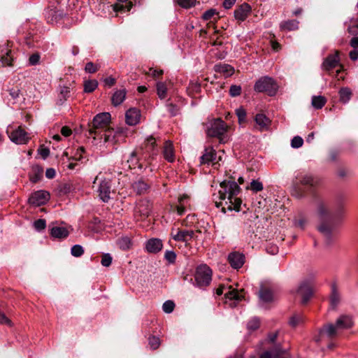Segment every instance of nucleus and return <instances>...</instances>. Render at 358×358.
Wrapping results in <instances>:
<instances>
[{
  "instance_id": "obj_1",
  "label": "nucleus",
  "mask_w": 358,
  "mask_h": 358,
  "mask_svg": "<svg viewBox=\"0 0 358 358\" xmlns=\"http://www.w3.org/2000/svg\"><path fill=\"white\" fill-rule=\"evenodd\" d=\"M111 115L109 113H101L93 118L89 125V133L93 138V144L99 147L113 146L122 141L127 136V129L110 127Z\"/></svg>"
},
{
  "instance_id": "obj_2",
  "label": "nucleus",
  "mask_w": 358,
  "mask_h": 358,
  "mask_svg": "<svg viewBox=\"0 0 358 358\" xmlns=\"http://www.w3.org/2000/svg\"><path fill=\"white\" fill-rule=\"evenodd\" d=\"M218 192L220 201H215L217 207H222V211H239L242 203L237 196L240 192V187L234 180H224L220 183Z\"/></svg>"
},
{
  "instance_id": "obj_3",
  "label": "nucleus",
  "mask_w": 358,
  "mask_h": 358,
  "mask_svg": "<svg viewBox=\"0 0 358 358\" xmlns=\"http://www.w3.org/2000/svg\"><path fill=\"white\" fill-rule=\"evenodd\" d=\"M353 325V321L349 315H341L336 320V324H328L324 326L319 332L318 336L315 338L316 342H320L326 338H330L337 336L344 329H349Z\"/></svg>"
},
{
  "instance_id": "obj_4",
  "label": "nucleus",
  "mask_w": 358,
  "mask_h": 358,
  "mask_svg": "<svg viewBox=\"0 0 358 358\" xmlns=\"http://www.w3.org/2000/svg\"><path fill=\"white\" fill-rule=\"evenodd\" d=\"M224 289H227L224 294L225 303H228L231 307L236 306L237 303L244 298L243 289L238 291L236 289H232L231 287H226L223 285L220 286L216 289V294L221 295L223 294Z\"/></svg>"
},
{
  "instance_id": "obj_5",
  "label": "nucleus",
  "mask_w": 358,
  "mask_h": 358,
  "mask_svg": "<svg viewBox=\"0 0 358 358\" xmlns=\"http://www.w3.org/2000/svg\"><path fill=\"white\" fill-rule=\"evenodd\" d=\"M317 182V180L313 176L301 173L296 177L295 180L293 182V185L294 187V194L296 196H299V194L297 192V190L300 189V186H301V196H303V194L305 193V187H313L316 185Z\"/></svg>"
},
{
  "instance_id": "obj_6",
  "label": "nucleus",
  "mask_w": 358,
  "mask_h": 358,
  "mask_svg": "<svg viewBox=\"0 0 358 358\" xmlns=\"http://www.w3.org/2000/svg\"><path fill=\"white\" fill-rule=\"evenodd\" d=\"M6 132L10 141L16 144H27L31 138L29 134L20 126L14 128L9 125Z\"/></svg>"
},
{
  "instance_id": "obj_7",
  "label": "nucleus",
  "mask_w": 358,
  "mask_h": 358,
  "mask_svg": "<svg viewBox=\"0 0 358 358\" xmlns=\"http://www.w3.org/2000/svg\"><path fill=\"white\" fill-rule=\"evenodd\" d=\"M211 278L212 271L207 265H200L196 268L194 279L198 286L208 285L211 281Z\"/></svg>"
},
{
  "instance_id": "obj_8",
  "label": "nucleus",
  "mask_w": 358,
  "mask_h": 358,
  "mask_svg": "<svg viewBox=\"0 0 358 358\" xmlns=\"http://www.w3.org/2000/svg\"><path fill=\"white\" fill-rule=\"evenodd\" d=\"M314 289L313 281L305 280L301 282L296 290V297L301 300L302 303H306L313 294Z\"/></svg>"
},
{
  "instance_id": "obj_9",
  "label": "nucleus",
  "mask_w": 358,
  "mask_h": 358,
  "mask_svg": "<svg viewBox=\"0 0 358 358\" xmlns=\"http://www.w3.org/2000/svg\"><path fill=\"white\" fill-rule=\"evenodd\" d=\"M278 87L274 80L268 77L260 78L255 85V90L259 92H267L270 95H273L277 91Z\"/></svg>"
},
{
  "instance_id": "obj_10",
  "label": "nucleus",
  "mask_w": 358,
  "mask_h": 358,
  "mask_svg": "<svg viewBox=\"0 0 358 358\" xmlns=\"http://www.w3.org/2000/svg\"><path fill=\"white\" fill-rule=\"evenodd\" d=\"M227 130V126L220 119H216L210 124V127L208 128L207 134L209 136H220L224 134Z\"/></svg>"
},
{
  "instance_id": "obj_11",
  "label": "nucleus",
  "mask_w": 358,
  "mask_h": 358,
  "mask_svg": "<svg viewBox=\"0 0 358 358\" xmlns=\"http://www.w3.org/2000/svg\"><path fill=\"white\" fill-rule=\"evenodd\" d=\"M50 199V194L44 190H38L34 192L29 199L31 204L41 206L45 204Z\"/></svg>"
},
{
  "instance_id": "obj_12",
  "label": "nucleus",
  "mask_w": 358,
  "mask_h": 358,
  "mask_svg": "<svg viewBox=\"0 0 358 358\" xmlns=\"http://www.w3.org/2000/svg\"><path fill=\"white\" fill-rule=\"evenodd\" d=\"M110 187L109 180L106 179H101L100 180L97 191L101 199L104 202L108 201L110 198Z\"/></svg>"
},
{
  "instance_id": "obj_13",
  "label": "nucleus",
  "mask_w": 358,
  "mask_h": 358,
  "mask_svg": "<svg viewBox=\"0 0 358 358\" xmlns=\"http://www.w3.org/2000/svg\"><path fill=\"white\" fill-rule=\"evenodd\" d=\"M141 112L136 108H131L125 113V122L128 125L134 126L140 122Z\"/></svg>"
},
{
  "instance_id": "obj_14",
  "label": "nucleus",
  "mask_w": 358,
  "mask_h": 358,
  "mask_svg": "<svg viewBox=\"0 0 358 358\" xmlns=\"http://www.w3.org/2000/svg\"><path fill=\"white\" fill-rule=\"evenodd\" d=\"M251 10V6L248 3H244L234 10V17L236 20L243 22L250 14Z\"/></svg>"
},
{
  "instance_id": "obj_15",
  "label": "nucleus",
  "mask_w": 358,
  "mask_h": 358,
  "mask_svg": "<svg viewBox=\"0 0 358 358\" xmlns=\"http://www.w3.org/2000/svg\"><path fill=\"white\" fill-rule=\"evenodd\" d=\"M194 231L192 230H172L171 235L174 240L178 241L187 242L194 237Z\"/></svg>"
},
{
  "instance_id": "obj_16",
  "label": "nucleus",
  "mask_w": 358,
  "mask_h": 358,
  "mask_svg": "<svg viewBox=\"0 0 358 358\" xmlns=\"http://www.w3.org/2000/svg\"><path fill=\"white\" fill-rule=\"evenodd\" d=\"M339 52L336 51L334 55H329L322 63V68L326 71H330L339 65Z\"/></svg>"
},
{
  "instance_id": "obj_17",
  "label": "nucleus",
  "mask_w": 358,
  "mask_h": 358,
  "mask_svg": "<svg viewBox=\"0 0 358 358\" xmlns=\"http://www.w3.org/2000/svg\"><path fill=\"white\" fill-rule=\"evenodd\" d=\"M50 235L55 238H65L69 234L70 227L57 226L52 224L50 226Z\"/></svg>"
},
{
  "instance_id": "obj_18",
  "label": "nucleus",
  "mask_w": 358,
  "mask_h": 358,
  "mask_svg": "<svg viewBox=\"0 0 358 358\" xmlns=\"http://www.w3.org/2000/svg\"><path fill=\"white\" fill-rule=\"evenodd\" d=\"M10 43H6L3 45L0 46V57L1 60L3 65L5 66H11L13 58L10 55Z\"/></svg>"
},
{
  "instance_id": "obj_19",
  "label": "nucleus",
  "mask_w": 358,
  "mask_h": 358,
  "mask_svg": "<svg viewBox=\"0 0 358 358\" xmlns=\"http://www.w3.org/2000/svg\"><path fill=\"white\" fill-rule=\"evenodd\" d=\"M261 358H289V356L286 350L278 347L271 352H264Z\"/></svg>"
},
{
  "instance_id": "obj_20",
  "label": "nucleus",
  "mask_w": 358,
  "mask_h": 358,
  "mask_svg": "<svg viewBox=\"0 0 358 358\" xmlns=\"http://www.w3.org/2000/svg\"><path fill=\"white\" fill-rule=\"evenodd\" d=\"M244 255L239 252H232L228 257L230 264L234 268H241L244 264Z\"/></svg>"
},
{
  "instance_id": "obj_21",
  "label": "nucleus",
  "mask_w": 358,
  "mask_h": 358,
  "mask_svg": "<svg viewBox=\"0 0 358 358\" xmlns=\"http://www.w3.org/2000/svg\"><path fill=\"white\" fill-rule=\"evenodd\" d=\"M256 125L261 131L267 130L271 124V120L263 113H258L255 118Z\"/></svg>"
},
{
  "instance_id": "obj_22",
  "label": "nucleus",
  "mask_w": 358,
  "mask_h": 358,
  "mask_svg": "<svg viewBox=\"0 0 358 358\" xmlns=\"http://www.w3.org/2000/svg\"><path fill=\"white\" fill-rule=\"evenodd\" d=\"M163 156L169 162H173L175 160L174 148L172 142L166 141L163 148Z\"/></svg>"
},
{
  "instance_id": "obj_23",
  "label": "nucleus",
  "mask_w": 358,
  "mask_h": 358,
  "mask_svg": "<svg viewBox=\"0 0 358 358\" xmlns=\"http://www.w3.org/2000/svg\"><path fill=\"white\" fill-rule=\"evenodd\" d=\"M162 241L159 238H151L147 241L145 248L148 252L157 253L162 248Z\"/></svg>"
},
{
  "instance_id": "obj_24",
  "label": "nucleus",
  "mask_w": 358,
  "mask_h": 358,
  "mask_svg": "<svg viewBox=\"0 0 358 358\" xmlns=\"http://www.w3.org/2000/svg\"><path fill=\"white\" fill-rule=\"evenodd\" d=\"M215 71L224 77H229L234 73V69L227 64H220L215 66Z\"/></svg>"
},
{
  "instance_id": "obj_25",
  "label": "nucleus",
  "mask_w": 358,
  "mask_h": 358,
  "mask_svg": "<svg viewBox=\"0 0 358 358\" xmlns=\"http://www.w3.org/2000/svg\"><path fill=\"white\" fill-rule=\"evenodd\" d=\"M216 159L215 150L212 148H208L205 150L204 153L201 157V164H208Z\"/></svg>"
},
{
  "instance_id": "obj_26",
  "label": "nucleus",
  "mask_w": 358,
  "mask_h": 358,
  "mask_svg": "<svg viewBox=\"0 0 358 358\" xmlns=\"http://www.w3.org/2000/svg\"><path fill=\"white\" fill-rule=\"evenodd\" d=\"M259 298L264 302H270L273 299V293L269 287L262 286L259 291Z\"/></svg>"
},
{
  "instance_id": "obj_27",
  "label": "nucleus",
  "mask_w": 358,
  "mask_h": 358,
  "mask_svg": "<svg viewBox=\"0 0 358 358\" xmlns=\"http://www.w3.org/2000/svg\"><path fill=\"white\" fill-rule=\"evenodd\" d=\"M126 96V90L124 89L117 90L112 96L111 101L114 106L121 104Z\"/></svg>"
},
{
  "instance_id": "obj_28",
  "label": "nucleus",
  "mask_w": 358,
  "mask_h": 358,
  "mask_svg": "<svg viewBox=\"0 0 358 358\" xmlns=\"http://www.w3.org/2000/svg\"><path fill=\"white\" fill-rule=\"evenodd\" d=\"M189 196L185 194L178 198V205L176 206V210L179 215L184 213L186 207L189 205Z\"/></svg>"
},
{
  "instance_id": "obj_29",
  "label": "nucleus",
  "mask_w": 358,
  "mask_h": 358,
  "mask_svg": "<svg viewBox=\"0 0 358 358\" xmlns=\"http://www.w3.org/2000/svg\"><path fill=\"white\" fill-rule=\"evenodd\" d=\"M171 85L170 82H159L156 85L157 93L160 99H164L167 95V90Z\"/></svg>"
},
{
  "instance_id": "obj_30",
  "label": "nucleus",
  "mask_w": 358,
  "mask_h": 358,
  "mask_svg": "<svg viewBox=\"0 0 358 358\" xmlns=\"http://www.w3.org/2000/svg\"><path fill=\"white\" fill-rule=\"evenodd\" d=\"M304 322V318L301 314H294L289 320V324L292 327H296L302 324Z\"/></svg>"
},
{
  "instance_id": "obj_31",
  "label": "nucleus",
  "mask_w": 358,
  "mask_h": 358,
  "mask_svg": "<svg viewBox=\"0 0 358 358\" xmlns=\"http://www.w3.org/2000/svg\"><path fill=\"white\" fill-rule=\"evenodd\" d=\"M280 29L285 31H293L298 29V22L296 20H289L280 24Z\"/></svg>"
},
{
  "instance_id": "obj_32",
  "label": "nucleus",
  "mask_w": 358,
  "mask_h": 358,
  "mask_svg": "<svg viewBox=\"0 0 358 358\" xmlns=\"http://www.w3.org/2000/svg\"><path fill=\"white\" fill-rule=\"evenodd\" d=\"M98 86V82L96 80H87L84 81V92L91 93L94 91Z\"/></svg>"
},
{
  "instance_id": "obj_33",
  "label": "nucleus",
  "mask_w": 358,
  "mask_h": 358,
  "mask_svg": "<svg viewBox=\"0 0 358 358\" xmlns=\"http://www.w3.org/2000/svg\"><path fill=\"white\" fill-rule=\"evenodd\" d=\"M326 102L327 99L322 96H314L312 98V106L316 109L322 108Z\"/></svg>"
},
{
  "instance_id": "obj_34",
  "label": "nucleus",
  "mask_w": 358,
  "mask_h": 358,
  "mask_svg": "<svg viewBox=\"0 0 358 358\" xmlns=\"http://www.w3.org/2000/svg\"><path fill=\"white\" fill-rule=\"evenodd\" d=\"M340 100L343 103H347L351 98L352 92L348 87L341 88L339 91Z\"/></svg>"
},
{
  "instance_id": "obj_35",
  "label": "nucleus",
  "mask_w": 358,
  "mask_h": 358,
  "mask_svg": "<svg viewBox=\"0 0 358 358\" xmlns=\"http://www.w3.org/2000/svg\"><path fill=\"white\" fill-rule=\"evenodd\" d=\"M118 245L122 250H127L132 246V242L129 237L125 236L118 241Z\"/></svg>"
},
{
  "instance_id": "obj_36",
  "label": "nucleus",
  "mask_w": 358,
  "mask_h": 358,
  "mask_svg": "<svg viewBox=\"0 0 358 358\" xmlns=\"http://www.w3.org/2000/svg\"><path fill=\"white\" fill-rule=\"evenodd\" d=\"M10 95L13 99L19 100L21 97L22 99H25L24 97L23 90L17 87H14L10 90Z\"/></svg>"
},
{
  "instance_id": "obj_37",
  "label": "nucleus",
  "mask_w": 358,
  "mask_h": 358,
  "mask_svg": "<svg viewBox=\"0 0 358 358\" xmlns=\"http://www.w3.org/2000/svg\"><path fill=\"white\" fill-rule=\"evenodd\" d=\"M317 213L320 219L323 220L329 214V208L324 204H320L317 207Z\"/></svg>"
},
{
  "instance_id": "obj_38",
  "label": "nucleus",
  "mask_w": 358,
  "mask_h": 358,
  "mask_svg": "<svg viewBox=\"0 0 358 358\" xmlns=\"http://www.w3.org/2000/svg\"><path fill=\"white\" fill-rule=\"evenodd\" d=\"M33 170L34 171V175L30 176V180L33 182H36L41 178V176L43 175V170L41 168H40L38 166H36V167L33 168Z\"/></svg>"
},
{
  "instance_id": "obj_39",
  "label": "nucleus",
  "mask_w": 358,
  "mask_h": 358,
  "mask_svg": "<svg viewBox=\"0 0 358 358\" xmlns=\"http://www.w3.org/2000/svg\"><path fill=\"white\" fill-rule=\"evenodd\" d=\"M134 189L138 194L143 193L148 188V185L143 181H138L133 185Z\"/></svg>"
},
{
  "instance_id": "obj_40",
  "label": "nucleus",
  "mask_w": 358,
  "mask_h": 358,
  "mask_svg": "<svg viewBox=\"0 0 358 358\" xmlns=\"http://www.w3.org/2000/svg\"><path fill=\"white\" fill-rule=\"evenodd\" d=\"M178 5L185 8H189L194 6L196 3V0H176Z\"/></svg>"
},
{
  "instance_id": "obj_41",
  "label": "nucleus",
  "mask_w": 358,
  "mask_h": 358,
  "mask_svg": "<svg viewBox=\"0 0 358 358\" xmlns=\"http://www.w3.org/2000/svg\"><path fill=\"white\" fill-rule=\"evenodd\" d=\"M71 255L74 257H80L84 253L83 248L80 245H75L71 248Z\"/></svg>"
},
{
  "instance_id": "obj_42",
  "label": "nucleus",
  "mask_w": 358,
  "mask_h": 358,
  "mask_svg": "<svg viewBox=\"0 0 358 358\" xmlns=\"http://www.w3.org/2000/svg\"><path fill=\"white\" fill-rule=\"evenodd\" d=\"M175 307V303L172 301H166L162 306V309L166 313H171L173 312Z\"/></svg>"
},
{
  "instance_id": "obj_43",
  "label": "nucleus",
  "mask_w": 358,
  "mask_h": 358,
  "mask_svg": "<svg viewBox=\"0 0 358 358\" xmlns=\"http://www.w3.org/2000/svg\"><path fill=\"white\" fill-rule=\"evenodd\" d=\"M249 188L253 192H257L263 189V185L260 181L254 180L250 182Z\"/></svg>"
},
{
  "instance_id": "obj_44",
  "label": "nucleus",
  "mask_w": 358,
  "mask_h": 358,
  "mask_svg": "<svg viewBox=\"0 0 358 358\" xmlns=\"http://www.w3.org/2000/svg\"><path fill=\"white\" fill-rule=\"evenodd\" d=\"M149 345L153 350L157 349L159 348V346L160 345L159 338L156 336L150 337L149 338Z\"/></svg>"
},
{
  "instance_id": "obj_45",
  "label": "nucleus",
  "mask_w": 358,
  "mask_h": 358,
  "mask_svg": "<svg viewBox=\"0 0 358 358\" xmlns=\"http://www.w3.org/2000/svg\"><path fill=\"white\" fill-rule=\"evenodd\" d=\"M99 69V66L92 62H87L85 65V70L87 73H94Z\"/></svg>"
},
{
  "instance_id": "obj_46",
  "label": "nucleus",
  "mask_w": 358,
  "mask_h": 358,
  "mask_svg": "<svg viewBox=\"0 0 358 358\" xmlns=\"http://www.w3.org/2000/svg\"><path fill=\"white\" fill-rule=\"evenodd\" d=\"M330 301L332 306H336L339 301H340V295L338 293V292L333 289L331 296H330Z\"/></svg>"
},
{
  "instance_id": "obj_47",
  "label": "nucleus",
  "mask_w": 358,
  "mask_h": 358,
  "mask_svg": "<svg viewBox=\"0 0 358 358\" xmlns=\"http://www.w3.org/2000/svg\"><path fill=\"white\" fill-rule=\"evenodd\" d=\"M260 322L258 319L253 318L248 323V329L251 331H255L259 327Z\"/></svg>"
},
{
  "instance_id": "obj_48",
  "label": "nucleus",
  "mask_w": 358,
  "mask_h": 358,
  "mask_svg": "<svg viewBox=\"0 0 358 358\" xmlns=\"http://www.w3.org/2000/svg\"><path fill=\"white\" fill-rule=\"evenodd\" d=\"M236 115L238 118V122L242 124L245 120L246 112L243 108H238L236 110Z\"/></svg>"
},
{
  "instance_id": "obj_49",
  "label": "nucleus",
  "mask_w": 358,
  "mask_h": 358,
  "mask_svg": "<svg viewBox=\"0 0 358 358\" xmlns=\"http://www.w3.org/2000/svg\"><path fill=\"white\" fill-rule=\"evenodd\" d=\"M348 31L352 35L358 34V21H352L348 28Z\"/></svg>"
},
{
  "instance_id": "obj_50",
  "label": "nucleus",
  "mask_w": 358,
  "mask_h": 358,
  "mask_svg": "<svg viewBox=\"0 0 358 358\" xmlns=\"http://www.w3.org/2000/svg\"><path fill=\"white\" fill-rule=\"evenodd\" d=\"M132 6H133L132 3L131 1H129L125 6L123 5L119 4V3H116V4L113 5V7L114 11L119 12V11L122 10L124 8H127V10L129 11L131 10Z\"/></svg>"
},
{
  "instance_id": "obj_51",
  "label": "nucleus",
  "mask_w": 358,
  "mask_h": 358,
  "mask_svg": "<svg viewBox=\"0 0 358 358\" xmlns=\"http://www.w3.org/2000/svg\"><path fill=\"white\" fill-rule=\"evenodd\" d=\"M303 140L300 136H295L292 140V147L294 148H299L302 146Z\"/></svg>"
},
{
  "instance_id": "obj_52",
  "label": "nucleus",
  "mask_w": 358,
  "mask_h": 358,
  "mask_svg": "<svg viewBox=\"0 0 358 358\" xmlns=\"http://www.w3.org/2000/svg\"><path fill=\"white\" fill-rule=\"evenodd\" d=\"M112 262V257L109 254H104L101 258V264L103 266H109Z\"/></svg>"
},
{
  "instance_id": "obj_53",
  "label": "nucleus",
  "mask_w": 358,
  "mask_h": 358,
  "mask_svg": "<svg viewBox=\"0 0 358 358\" xmlns=\"http://www.w3.org/2000/svg\"><path fill=\"white\" fill-rule=\"evenodd\" d=\"M146 74L150 76L153 77L154 78H157L163 74V71L162 70H156V69L150 68V69H149L148 71L146 72Z\"/></svg>"
},
{
  "instance_id": "obj_54",
  "label": "nucleus",
  "mask_w": 358,
  "mask_h": 358,
  "mask_svg": "<svg viewBox=\"0 0 358 358\" xmlns=\"http://www.w3.org/2000/svg\"><path fill=\"white\" fill-rule=\"evenodd\" d=\"M136 212L143 215V216H148L150 210L147 206L144 207L143 204H139L136 209Z\"/></svg>"
},
{
  "instance_id": "obj_55",
  "label": "nucleus",
  "mask_w": 358,
  "mask_h": 358,
  "mask_svg": "<svg viewBox=\"0 0 358 358\" xmlns=\"http://www.w3.org/2000/svg\"><path fill=\"white\" fill-rule=\"evenodd\" d=\"M241 87L238 85H232L230 87L229 93L231 96H236L241 94Z\"/></svg>"
},
{
  "instance_id": "obj_56",
  "label": "nucleus",
  "mask_w": 358,
  "mask_h": 358,
  "mask_svg": "<svg viewBox=\"0 0 358 358\" xmlns=\"http://www.w3.org/2000/svg\"><path fill=\"white\" fill-rule=\"evenodd\" d=\"M165 258L169 262L173 263L176 260V255L173 251H166L165 252Z\"/></svg>"
},
{
  "instance_id": "obj_57",
  "label": "nucleus",
  "mask_w": 358,
  "mask_h": 358,
  "mask_svg": "<svg viewBox=\"0 0 358 358\" xmlns=\"http://www.w3.org/2000/svg\"><path fill=\"white\" fill-rule=\"evenodd\" d=\"M216 10L215 9H210L207 11H206L203 14V20H210L211 19L215 14H216Z\"/></svg>"
},
{
  "instance_id": "obj_58",
  "label": "nucleus",
  "mask_w": 358,
  "mask_h": 358,
  "mask_svg": "<svg viewBox=\"0 0 358 358\" xmlns=\"http://www.w3.org/2000/svg\"><path fill=\"white\" fill-rule=\"evenodd\" d=\"M70 94V90L67 87H62L60 89V96L64 99L66 100L69 96Z\"/></svg>"
},
{
  "instance_id": "obj_59",
  "label": "nucleus",
  "mask_w": 358,
  "mask_h": 358,
  "mask_svg": "<svg viewBox=\"0 0 358 358\" xmlns=\"http://www.w3.org/2000/svg\"><path fill=\"white\" fill-rule=\"evenodd\" d=\"M199 90H200V85H199L197 83H191L187 89V90L189 93H192L194 92H197L199 91Z\"/></svg>"
},
{
  "instance_id": "obj_60",
  "label": "nucleus",
  "mask_w": 358,
  "mask_h": 358,
  "mask_svg": "<svg viewBox=\"0 0 358 358\" xmlns=\"http://www.w3.org/2000/svg\"><path fill=\"white\" fill-rule=\"evenodd\" d=\"M46 223L44 220H38L34 222V227L38 230H41L45 228Z\"/></svg>"
},
{
  "instance_id": "obj_61",
  "label": "nucleus",
  "mask_w": 358,
  "mask_h": 358,
  "mask_svg": "<svg viewBox=\"0 0 358 358\" xmlns=\"http://www.w3.org/2000/svg\"><path fill=\"white\" fill-rule=\"evenodd\" d=\"M319 230L324 234L326 236H328L331 232V228L328 226H325L324 224H322L318 227Z\"/></svg>"
},
{
  "instance_id": "obj_62",
  "label": "nucleus",
  "mask_w": 358,
  "mask_h": 358,
  "mask_svg": "<svg viewBox=\"0 0 358 358\" xmlns=\"http://www.w3.org/2000/svg\"><path fill=\"white\" fill-rule=\"evenodd\" d=\"M0 324H7L11 326V321L6 317V315L0 311Z\"/></svg>"
},
{
  "instance_id": "obj_63",
  "label": "nucleus",
  "mask_w": 358,
  "mask_h": 358,
  "mask_svg": "<svg viewBox=\"0 0 358 358\" xmlns=\"http://www.w3.org/2000/svg\"><path fill=\"white\" fill-rule=\"evenodd\" d=\"M40 57L38 55H32L29 59V64L31 65H36L39 62Z\"/></svg>"
},
{
  "instance_id": "obj_64",
  "label": "nucleus",
  "mask_w": 358,
  "mask_h": 358,
  "mask_svg": "<svg viewBox=\"0 0 358 358\" xmlns=\"http://www.w3.org/2000/svg\"><path fill=\"white\" fill-rule=\"evenodd\" d=\"M155 138H153L152 136H150L146 139V146L148 148H150V149H152L155 147Z\"/></svg>"
}]
</instances>
